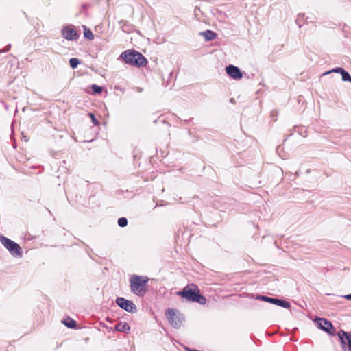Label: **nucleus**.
<instances>
[{
    "label": "nucleus",
    "instance_id": "obj_12",
    "mask_svg": "<svg viewBox=\"0 0 351 351\" xmlns=\"http://www.w3.org/2000/svg\"><path fill=\"white\" fill-rule=\"evenodd\" d=\"M115 330L119 332L127 333L130 331V327L128 323L119 322L115 325Z\"/></svg>",
    "mask_w": 351,
    "mask_h": 351
},
{
    "label": "nucleus",
    "instance_id": "obj_6",
    "mask_svg": "<svg viewBox=\"0 0 351 351\" xmlns=\"http://www.w3.org/2000/svg\"><path fill=\"white\" fill-rule=\"evenodd\" d=\"M116 304L122 309L128 313H134L136 311V306L132 301L128 300L122 297H118L116 299Z\"/></svg>",
    "mask_w": 351,
    "mask_h": 351
},
{
    "label": "nucleus",
    "instance_id": "obj_3",
    "mask_svg": "<svg viewBox=\"0 0 351 351\" xmlns=\"http://www.w3.org/2000/svg\"><path fill=\"white\" fill-rule=\"evenodd\" d=\"M148 280L147 276L132 275L130 280L131 291L139 297L144 296L147 292L146 286Z\"/></svg>",
    "mask_w": 351,
    "mask_h": 351
},
{
    "label": "nucleus",
    "instance_id": "obj_27",
    "mask_svg": "<svg viewBox=\"0 0 351 351\" xmlns=\"http://www.w3.org/2000/svg\"><path fill=\"white\" fill-rule=\"evenodd\" d=\"M279 149H280V147H278V148L276 149V152H278Z\"/></svg>",
    "mask_w": 351,
    "mask_h": 351
},
{
    "label": "nucleus",
    "instance_id": "obj_8",
    "mask_svg": "<svg viewBox=\"0 0 351 351\" xmlns=\"http://www.w3.org/2000/svg\"><path fill=\"white\" fill-rule=\"evenodd\" d=\"M337 336L341 341L342 348L346 351V347L351 351V334L340 330L337 332Z\"/></svg>",
    "mask_w": 351,
    "mask_h": 351
},
{
    "label": "nucleus",
    "instance_id": "obj_17",
    "mask_svg": "<svg viewBox=\"0 0 351 351\" xmlns=\"http://www.w3.org/2000/svg\"><path fill=\"white\" fill-rule=\"evenodd\" d=\"M341 75L343 81L351 82V75L348 71L345 70Z\"/></svg>",
    "mask_w": 351,
    "mask_h": 351
},
{
    "label": "nucleus",
    "instance_id": "obj_5",
    "mask_svg": "<svg viewBox=\"0 0 351 351\" xmlns=\"http://www.w3.org/2000/svg\"><path fill=\"white\" fill-rule=\"evenodd\" d=\"M166 316L173 327L178 328L182 324L184 320L183 315L175 309L168 308L166 311Z\"/></svg>",
    "mask_w": 351,
    "mask_h": 351
},
{
    "label": "nucleus",
    "instance_id": "obj_20",
    "mask_svg": "<svg viewBox=\"0 0 351 351\" xmlns=\"http://www.w3.org/2000/svg\"><path fill=\"white\" fill-rule=\"evenodd\" d=\"M91 89L93 90V93L96 94H100L102 91V87L97 84H93L91 86Z\"/></svg>",
    "mask_w": 351,
    "mask_h": 351
},
{
    "label": "nucleus",
    "instance_id": "obj_25",
    "mask_svg": "<svg viewBox=\"0 0 351 351\" xmlns=\"http://www.w3.org/2000/svg\"><path fill=\"white\" fill-rule=\"evenodd\" d=\"M122 29H123V32H129V30H126L124 29V26H122Z\"/></svg>",
    "mask_w": 351,
    "mask_h": 351
},
{
    "label": "nucleus",
    "instance_id": "obj_26",
    "mask_svg": "<svg viewBox=\"0 0 351 351\" xmlns=\"http://www.w3.org/2000/svg\"><path fill=\"white\" fill-rule=\"evenodd\" d=\"M189 350V351H199V350H195V349H194V350Z\"/></svg>",
    "mask_w": 351,
    "mask_h": 351
},
{
    "label": "nucleus",
    "instance_id": "obj_18",
    "mask_svg": "<svg viewBox=\"0 0 351 351\" xmlns=\"http://www.w3.org/2000/svg\"><path fill=\"white\" fill-rule=\"evenodd\" d=\"M304 16H305L304 14H299L298 15V17H297V19H296L295 22H296L297 25H298V27H299L300 28V27L302 26V25H303V23H302V21L303 20H304Z\"/></svg>",
    "mask_w": 351,
    "mask_h": 351
},
{
    "label": "nucleus",
    "instance_id": "obj_11",
    "mask_svg": "<svg viewBox=\"0 0 351 351\" xmlns=\"http://www.w3.org/2000/svg\"><path fill=\"white\" fill-rule=\"evenodd\" d=\"M227 74L234 80H238L243 77L241 70L232 64H230L226 67Z\"/></svg>",
    "mask_w": 351,
    "mask_h": 351
},
{
    "label": "nucleus",
    "instance_id": "obj_4",
    "mask_svg": "<svg viewBox=\"0 0 351 351\" xmlns=\"http://www.w3.org/2000/svg\"><path fill=\"white\" fill-rule=\"evenodd\" d=\"M0 241L12 256H21L22 250L19 244L3 235L0 236Z\"/></svg>",
    "mask_w": 351,
    "mask_h": 351
},
{
    "label": "nucleus",
    "instance_id": "obj_7",
    "mask_svg": "<svg viewBox=\"0 0 351 351\" xmlns=\"http://www.w3.org/2000/svg\"><path fill=\"white\" fill-rule=\"evenodd\" d=\"M257 298L261 300V301H264V302H268L270 304H275L276 306H280V307H282L285 308H289L291 307L289 302L285 300H281V299L275 298H270V297L265 296V295L258 296Z\"/></svg>",
    "mask_w": 351,
    "mask_h": 351
},
{
    "label": "nucleus",
    "instance_id": "obj_19",
    "mask_svg": "<svg viewBox=\"0 0 351 351\" xmlns=\"http://www.w3.org/2000/svg\"><path fill=\"white\" fill-rule=\"evenodd\" d=\"M345 71V69L343 68H341V67H336L329 71H327L325 73H324V75H327V74H329V73H340L341 74L343 71Z\"/></svg>",
    "mask_w": 351,
    "mask_h": 351
},
{
    "label": "nucleus",
    "instance_id": "obj_21",
    "mask_svg": "<svg viewBox=\"0 0 351 351\" xmlns=\"http://www.w3.org/2000/svg\"><path fill=\"white\" fill-rule=\"evenodd\" d=\"M128 224V219L125 217H121L118 219V225L121 227H125Z\"/></svg>",
    "mask_w": 351,
    "mask_h": 351
},
{
    "label": "nucleus",
    "instance_id": "obj_9",
    "mask_svg": "<svg viewBox=\"0 0 351 351\" xmlns=\"http://www.w3.org/2000/svg\"><path fill=\"white\" fill-rule=\"evenodd\" d=\"M317 324L319 328L330 335H333L335 328L330 322L325 318H317Z\"/></svg>",
    "mask_w": 351,
    "mask_h": 351
},
{
    "label": "nucleus",
    "instance_id": "obj_14",
    "mask_svg": "<svg viewBox=\"0 0 351 351\" xmlns=\"http://www.w3.org/2000/svg\"><path fill=\"white\" fill-rule=\"evenodd\" d=\"M62 323L69 328H75L76 326L75 321L71 317H67L66 319L62 321Z\"/></svg>",
    "mask_w": 351,
    "mask_h": 351
},
{
    "label": "nucleus",
    "instance_id": "obj_23",
    "mask_svg": "<svg viewBox=\"0 0 351 351\" xmlns=\"http://www.w3.org/2000/svg\"><path fill=\"white\" fill-rule=\"evenodd\" d=\"M11 48V45L8 44L3 49H0V53L8 52Z\"/></svg>",
    "mask_w": 351,
    "mask_h": 351
},
{
    "label": "nucleus",
    "instance_id": "obj_15",
    "mask_svg": "<svg viewBox=\"0 0 351 351\" xmlns=\"http://www.w3.org/2000/svg\"><path fill=\"white\" fill-rule=\"evenodd\" d=\"M84 36L85 38H87L90 40L94 39V35L93 32L86 27H84Z\"/></svg>",
    "mask_w": 351,
    "mask_h": 351
},
{
    "label": "nucleus",
    "instance_id": "obj_22",
    "mask_svg": "<svg viewBox=\"0 0 351 351\" xmlns=\"http://www.w3.org/2000/svg\"><path fill=\"white\" fill-rule=\"evenodd\" d=\"M88 115L89 117L91 118L92 123L94 124V125H99V122L97 121V119L95 118V115L93 113L89 112Z\"/></svg>",
    "mask_w": 351,
    "mask_h": 351
},
{
    "label": "nucleus",
    "instance_id": "obj_10",
    "mask_svg": "<svg viewBox=\"0 0 351 351\" xmlns=\"http://www.w3.org/2000/svg\"><path fill=\"white\" fill-rule=\"evenodd\" d=\"M62 35L64 38L67 40H76L79 38L77 31L69 26L64 27L62 29Z\"/></svg>",
    "mask_w": 351,
    "mask_h": 351
},
{
    "label": "nucleus",
    "instance_id": "obj_2",
    "mask_svg": "<svg viewBox=\"0 0 351 351\" xmlns=\"http://www.w3.org/2000/svg\"><path fill=\"white\" fill-rule=\"evenodd\" d=\"M120 57L126 64L137 67H143L147 64V59L140 52L135 50H126L121 53Z\"/></svg>",
    "mask_w": 351,
    "mask_h": 351
},
{
    "label": "nucleus",
    "instance_id": "obj_13",
    "mask_svg": "<svg viewBox=\"0 0 351 351\" xmlns=\"http://www.w3.org/2000/svg\"><path fill=\"white\" fill-rule=\"evenodd\" d=\"M203 36L206 40L210 41L214 40L217 37L216 33L211 30H206L200 33Z\"/></svg>",
    "mask_w": 351,
    "mask_h": 351
},
{
    "label": "nucleus",
    "instance_id": "obj_24",
    "mask_svg": "<svg viewBox=\"0 0 351 351\" xmlns=\"http://www.w3.org/2000/svg\"><path fill=\"white\" fill-rule=\"evenodd\" d=\"M342 297L348 300H351V294L345 295H343Z\"/></svg>",
    "mask_w": 351,
    "mask_h": 351
},
{
    "label": "nucleus",
    "instance_id": "obj_16",
    "mask_svg": "<svg viewBox=\"0 0 351 351\" xmlns=\"http://www.w3.org/2000/svg\"><path fill=\"white\" fill-rule=\"evenodd\" d=\"M69 64L72 69H76L80 64V61L78 58H72L69 60Z\"/></svg>",
    "mask_w": 351,
    "mask_h": 351
},
{
    "label": "nucleus",
    "instance_id": "obj_1",
    "mask_svg": "<svg viewBox=\"0 0 351 351\" xmlns=\"http://www.w3.org/2000/svg\"><path fill=\"white\" fill-rule=\"evenodd\" d=\"M187 301L197 302L204 305L206 303V298L200 294L198 287L195 284L186 285L181 291L177 293Z\"/></svg>",
    "mask_w": 351,
    "mask_h": 351
}]
</instances>
